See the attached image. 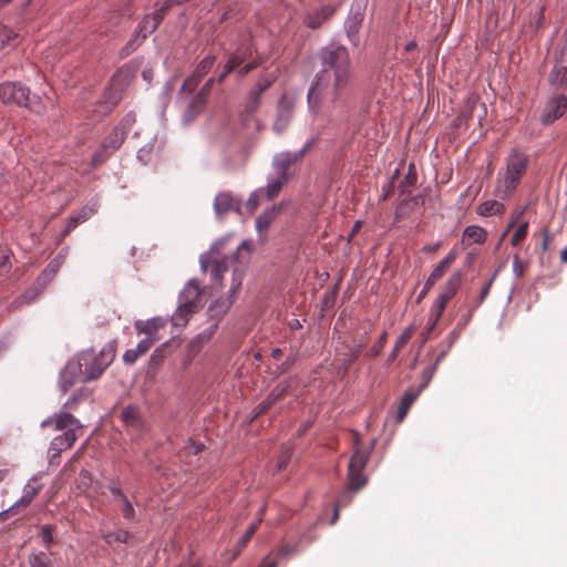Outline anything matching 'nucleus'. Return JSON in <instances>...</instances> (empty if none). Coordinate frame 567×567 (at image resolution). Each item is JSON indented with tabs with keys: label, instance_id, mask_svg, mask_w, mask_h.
Listing matches in <instances>:
<instances>
[{
	"label": "nucleus",
	"instance_id": "obj_36",
	"mask_svg": "<svg viewBox=\"0 0 567 567\" xmlns=\"http://www.w3.org/2000/svg\"><path fill=\"white\" fill-rule=\"evenodd\" d=\"M444 274L445 272L435 267L427 277L424 287L419 295V299L424 298L427 295V292L432 289V287L444 276Z\"/></svg>",
	"mask_w": 567,
	"mask_h": 567
},
{
	"label": "nucleus",
	"instance_id": "obj_61",
	"mask_svg": "<svg viewBox=\"0 0 567 567\" xmlns=\"http://www.w3.org/2000/svg\"><path fill=\"white\" fill-rule=\"evenodd\" d=\"M275 551H270L259 564L258 567H277L278 560L274 558Z\"/></svg>",
	"mask_w": 567,
	"mask_h": 567
},
{
	"label": "nucleus",
	"instance_id": "obj_14",
	"mask_svg": "<svg viewBox=\"0 0 567 567\" xmlns=\"http://www.w3.org/2000/svg\"><path fill=\"white\" fill-rule=\"evenodd\" d=\"M338 3L323 4L319 9L310 10L305 17V24L310 29H318L327 22L336 12Z\"/></svg>",
	"mask_w": 567,
	"mask_h": 567
},
{
	"label": "nucleus",
	"instance_id": "obj_41",
	"mask_svg": "<svg viewBox=\"0 0 567 567\" xmlns=\"http://www.w3.org/2000/svg\"><path fill=\"white\" fill-rule=\"evenodd\" d=\"M166 348L167 343H164L154 350L150 359V364L152 368L156 369L163 363L166 357Z\"/></svg>",
	"mask_w": 567,
	"mask_h": 567
},
{
	"label": "nucleus",
	"instance_id": "obj_21",
	"mask_svg": "<svg viewBox=\"0 0 567 567\" xmlns=\"http://www.w3.org/2000/svg\"><path fill=\"white\" fill-rule=\"evenodd\" d=\"M282 205H274L271 208L265 210L256 219V229L259 234L268 230L272 221L280 215Z\"/></svg>",
	"mask_w": 567,
	"mask_h": 567
},
{
	"label": "nucleus",
	"instance_id": "obj_64",
	"mask_svg": "<svg viewBox=\"0 0 567 567\" xmlns=\"http://www.w3.org/2000/svg\"><path fill=\"white\" fill-rule=\"evenodd\" d=\"M251 251V245L249 241H243L236 249V254L234 257L238 258L241 252H246V255H249Z\"/></svg>",
	"mask_w": 567,
	"mask_h": 567
},
{
	"label": "nucleus",
	"instance_id": "obj_50",
	"mask_svg": "<svg viewBox=\"0 0 567 567\" xmlns=\"http://www.w3.org/2000/svg\"><path fill=\"white\" fill-rule=\"evenodd\" d=\"M265 513V507H261L259 509V519L257 523L252 524L246 532V534L244 535L243 539H241V545L243 546H246L249 540L251 539V537L254 536V534L256 533L257 528H258V525L260 524V522L262 520V515Z\"/></svg>",
	"mask_w": 567,
	"mask_h": 567
},
{
	"label": "nucleus",
	"instance_id": "obj_12",
	"mask_svg": "<svg viewBox=\"0 0 567 567\" xmlns=\"http://www.w3.org/2000/svg\"><path fill=\"white\" fill-rule=\"evenodd\" d=\"M567 110V96L558 94L551 97L547 103L542 114V123L545 125L554 123L560 118Z\"/></svg>",
	"mask_w": 567,
	"mask_h": 567
},
{
	"label": "nucleus",
	"instance_id": "obj_10",
	"mask_svg": "<svg viewBox=\"0 0 567 567\" xmlns=\"http://www.w3.org/2000/svg\"><path fill=\"white\" fill-rule=\"evenodd\" d=\"M241 282L243 270L236 267L233 272V280L229 290L230 296L227 299H218L208 307V315L214 320L213 323L218 324V321L227 313L235 300V293L241 287Z\"/></svg>",
	"mask_w": 567,
	"mask_h": 567
},
{
	"label": "nucleus",
	"instance_id": "obj_32",
	"mask_svg": "<svg viewBox=\"0 0 567 567\" xmlns=\"http://www.w3.org/2000/svg\"><path fill=\"white\" fill-rule=\"evenodd\" d=\"M477 212L481 216L501 215L505 212V206L497 200H486L478 206Z\"/></svg>",
	"mask_w": 567,
	"mask_h": 567
},
{
	"label": "nucleus",
	"instance_id": "obj_45",
	"mask_svg": "<svg viewBox=\"0 0 567 567\" xmlns=\"http://www.w3.org/2000/svg\"><path fill=\"white\" fill-rule=\"evenodd\" d=\"M299 551V545L298 544H282L280 548L275 551L276 557H282V558H289Z\"/></svg>",
	"mask_w": 567,
	"mask_h": 567
},
{
	"label": "nucleus",
	"instance_id": "obj_6",
	"mask_svg": "<svg viewBox=\"0 0 567 567\" xmlns=\"http://www.w3.org/2000/svg\"><path fill=\"white\" fill-rule=\"evenodd\" d=\"M203 307L202 291L196 280H190L179 295V305L172 316L175 327H185L189 317Z\"/></svg>",
	"mask_w": 567,
	"mask_h": 567
},
{
	"label": "nucleus",
	"instance_id": "obj_54",
	"mask_svg": "<svg viewBox=\"0 0 567 567\" xmlns=\"http://www.w3.org/2000/svg\"><path fill=\"white\" fill-rule=\"evenodd\" d=\"M456 258V252L454 250L450 251L444 259H442L439 265L436 266L439 269H441L443 272H446V270L451 267V265L454 262Z\"/></svg>",
	"mask_w": 567,
	"mask_h": 567
},
{
	"label": "nucleus",
	"instance_id": "obj_5",
	"mask_svg": "<svg viewBox=\"0 0 567 567\" xmlns=\"http://www.w3.org/2000/svg\"><path fill=\"white\" fill-rule=\"evenodd\" d=\"M0 101L6 105H17L41 114L45 107L37 95L31 96L30 89L21 82L6 81L0 83Z\"/></svg>",
	"mask_w": 567,
	"mask_h": 567
},
{
	"label": "nucleus",
	"instance_id": "obj_15",
	"mask_svg": "<svg viewBox=\"0 0 567 567\" xmlns=\"http://www.w3.org/2000/svg\"><path fill=\"white\" fill-rule=\"evenodd\" d=\"M132 122H134V120L126 117L124 118L121 126L114 127L112 130V132L105 137L104 142L102 143L101 148H103V152L113 153L122 145L126 137V131Z\"/></svg>",
	"mask_w": 567,
	"mask_h": 567
},
{
	"label": "nucleus",
	"instance_id": "obj_49",
	"mask_svg": "<svg viewBox=\"0 0 567 567\" xmlns=\"http://www.w3.org/2000/svg\"><path fill=\"white\" fill-rule=\"evenodd\" d=\"M386 337V332H383L378 339V341L373 344V347L367 352V355L372 359L378 357L385 346Z\"/></svg>",
	"mask_w": 567,
	"mask_h": 567
},
{
	"label": "nucleus",
	"instance_id": "obj_48",
	"mask_svg": "<svg viewBox=\"0 0 567 567\" xmlns=\"http://www.w3.org/2000/svg\"><path fill=\"white\" fill-rule=\"evenodd\" d=\"M205 449V445L199 442H189L187 445L183 447L181 451V456H190V455H197L199 452H202Z\"/></svg>",
	"mask_w": 567,
	"mask_h": 567
},
{
	"label": "nucleus",
	"instance_id": "obj_24",
	"mask_svg": "<svg viewBox=\"0 0 567 567\" xmlns=\"http://www.w3.org/2000/svg\"><path fill=\"white\" fill-rule=\"evenodd\" d=\"M165 321L161 318H153L147 321H137L135 323V329L138 334L144 333L147 338H156L155 333L164 328Z\"/></svg>",
	"mask_w": 567,
	"mask_h": 567
},
{
	"label": "nucleus",
	"instance_id": "obj_51",
	"mask_svg": "<svg viewBox=\"0 0 567 567\" xmlns=\"http://www.w3.org/2000/svg\"><path fill=\"white\" fill-rule=\"evenodd\" d=\"M14 37L16 33L10 28L0 23V50Z\"/></svg>",
	"mask_w": 567,
	"mask_h": 567
},
{
	"label": "nucleus",
	"instance_id": "obj_40",
	"mask_svg": "<svg viewBox=\"0 0 567 567\" xmlns=\"http://www.w3.org/2000/svg\"><path fill=\"white\" fill-rule=\"evenodd\" d=\"M215 56L214 55H207L205 56L196 66L195 71L193 72L195 75H197L199 79H202L207 72L213 68L215 63Z\"/></svg>",
	"mask_w": 567,
	"mask_h": 567
},
{
	"label": "nucleus",
	"instance_id": "obj_19",
	"mask_svg": "<svg viewBox=\"0 0 567 567\" xmlns=\"http://www.w3.org/2000/svg\"><path fill=\"white\" fill-rule=\"evenodd\" d=\"M288 389H289V384L288 383H279V384H277L271 390V392L268 394V396L256 406V409H255L256 414L255 415L258 416L260 414L266 413L278 400L284 398V395L286 394Z\"/></svg>",
	"mask_w": 567,
	"mask_h": 567
},
{
	"label": "nucleus",
	"instance_id": "obj_28",
	"mask_svg": "<svg viewBox=\"0 0 567 567\" xmlns=\"http://www.w3.org/2000/svg\"><path fill=\"white\" fill-rule=\"evenodd\" d=\"M486 230L480 226H468L463 233V243L466 245L483 244L486 240Z\"/></svg>",
	"mask_w": 567,
	"mask_h": 567
},
{
	"label": "nucleus",
	"instance_id": "obj_63",
	"mask_svg": "<svg viewBox=\"0 0 567 567\" xmlns=\"http://www.w3.org/2000/svg\"><path fill=\"white\" fill-rule=\"evenodd\" d=\"M110 154H111V153H109V152H103V148H102V150H101V152L96 153V154L92 157V164H93V166H99V165H101Z\"/></svg>",
	"mask_w": 567,
	"mask_h": 567
},
{
	"label": "nucleus",
	"instance_id": "obj_4",
	"mask_svg": "<svg viewBox=\"0 0 567 567\" xmlns=\"http://www.w3.org/2000/svg\"><path fill=\"white\" fill-rule=\"evenodd\" d=\"M54 423L55 430L64 431V433L55 436L50 443L48 453L51 464L60 457L62 451L71 449L78 437L82 435L80 421L68 412H60Z\"/></svg>",
	"mask_w": 567,
	"mask_h": 567
},
{
	"label": "nucleus",
	"instance_id": "obj_13",
	"mask_svg": "<svg viewBox=\"0 0 567 567\" xmlns=\"http://www.w3.org/2000/svg\"><path fill=\"white\" fill-rule=\"evenodd\" d=\"M121 419L126 430L134 436L141 435L145 430V422L141 410L135 405H128L121 412Z\"/></svg>",
	"mask_w": 567,
	"mask_h": 567
},
{
	"label": "nucleus",
	"instance_id": "obj_62",
	"mask_svg": "<svg viewBox=\"0 0 567 567\" xmlns=\"http://www.w3.org/2000/svg\"><path fill=\"white\" fill-rule=\"evenodd\" d=\"M81 218L79 216H73L69 219L68 225L63 231L64 235L70 234L79 224H81Z\"/></svg>",
	"mask_w": 567,
	"mask_h": 567
},
{
	"label": "nucleus",
	"instance_id": "obj_52",
	"mask_svg": "<svg viewBox=\"0 0 567 567\" xmlns=\"http://www.w3.org/2000/svg\"><path fill=\"white\" fill-rule=\"evenodd\" d=\"M40 535H41L43 544L45 545L47 548H49L50 545L53 543V526L43 525L41 527Z\"/></svg>",
	"mask_w": 567,
	"mask_h": 567
},
{
	"label": "nucleus",
	"instance_id": "obj_53",
	"mask_svg": "<svg viewBox=\"0 0 567 567\" xmlns=\"http://www.w3.org/2000/svg\"><path fill=\"white\" fill-rule=\"evenodd\" d=\"M259 104H260V99L256 97L249 93L248 97H247L246 105H245V112L248 114L255 113L257 111V109L259 107Z\"/></svg>",
	"mask_w": 567,
	"mask_h": 567
},
{
	"label": "nucleus",
	"instance_id": "obj_38",
	"mask_svg": "<svg viewBox=\"0 0 567 567\" xmlns=\"http://www.w3.org/2000/svg\"><path fill=\"white\" fill-rule=\"evenodd\" d=\"M264 61H265V59L261 55L257 54L254 59H251V61H247L244 64H241L239 68H237L238 69V76L239 78L246 76L252 70H255L260 64H262Z\"/></svg>",
	"mask_w": 567,
	"mask_h": 567
},
{
	"label": "nucleus",
	"instance_id": "obj_46",
	"mask_svg": "<svg viewBox=\"0 0 567 567\" xmlns=\"http://www.w3.org/2000/svg\"><path fill=\"white\" fill-rule=\"evenodd\" d=\"M528 231V223H522L513 234V237L511 239V244L513 246H518L527 236Z\"/></svg>",
	"mask_w": 567,
	"mask_h": 567
},
{
	"label": "nucleus",
	"instance_id": "obj_17",
	"mask_svg": "<svg viewBox=\"0 0 567 567\" xmlns=\"http://www.w3.org/2000/svg\"><path fill=\"white\" fill-rule=\"evenodd\" d=\"M42 488L43 484L37 476L30 478L23 488L22 496L12 505V509L20 512L21 508L29 506Z\"/></svg>",
	"mask_w": 567,
	"mask_h": 567
},
{
	"label": "nucleus",
	"instance_id": "obj_18",
	"mask_svg": "<svg viewBox=\"0 0 567 567\" xmlns=\"http://www.w3.org/2000/svg\"><path fill=\"white\" fill-rule=\"evenodd\" d=\"M240 200L228 192L217 194L214 200V210L217 216H223L231 210H239Z\"/></svg>",
	"mask_w": 567,
	"mask_h": 567
},
{
	"label": "nucleus",
	"instance_id": "obj_9",
	"mask_svg": "<svg viewBox=\"0 0 567 567\" xmlns=\"http://www.w3.org/2000/svg\"><path fill=\"white\" fill-rule=\"evenodd\" d=\"M63 264V257L56 256L54 257L41 272V275L37 278L34 286L27 290L22 296L21 300L23 302L29 303L34 300L41 291L45 288V286L53 280L55 275L59 272L61 266Z\"/></svg>",
	"mask_w": 567,
	"mask_h": 567
},
{
	"label": "nucleus",
	"instance_id": "obj_1",
	"mask_svg": "<svg viewBox=\"0 0 567 567\" xmlns=\"http://www.w3.org/2000/svg\"><path fill=\"white\" fill-rule=\"evenodd\" d=\"M322 70L316 75L308 92L311 112L319 111L323 99L332 104L344 102L351 87L352 69L348 49L342 45H329L321 50Z\"/></svg>",
	"mask_w": 567,
	"mask_h": 567
},
{
	"label": "nucleus",
	"instance_id": "obj_47",
	"mask_svg": "<svg viewBox=\"0 0 567 567\" xmlns=\"http://www.w3.org/2000/svg\"><path fill=\"white\" fill-rule=\"evenodd\" d=\"M361 22H362L361 13H355L351 18L348 19L347 32H348V37L350 39L358 32V29H359V25L361 24Z\"/></svg>",
	"mask_w": 567,
	"mask_h": 567
},
{
	"label": "nucleus",
	"instance_id": "obj_29",
	"mask_svg": "<svg viewBox=\"0 0 567 567\" xmlns=\"http://www.w3.org/2000/svg\"><path fill=\"white\" fill-rule=\"evenodd\" d=\"M277 74L275 72L271 73H262L256 84L250 90V94L256 97H261L262 93L270 87V85L275 82Z\"/></svg>",
	"mask_w": 567,
	"mask_h": 567
},
{
	"label": "nucleus",
	"instance_id": "obj_8",
	"mask_svg": "<svg viewBox=\"0 0 567 567\" xmlns=\"http://www.w3.org/2000/svg\"><path fill=\"white\" fill-rule=\"evenodd\" d=\"M227 239L216 241L212 249L200 257V266L204 271H209L212 280L216 285L221 284L224 272L228 271L229 261L233 260L223 255Z\"/></svg>",
	"mask_w": 567,
	"mask_h": 567
},
{
	"label": "nucleus",
	"instance_id": "obj_37",
	"mask_svg": "<svg viewBox=\"0 0 567 567\" xmlns=\"http://www.w3.org/2000/svg\"><path fill=\"white\" fill-rule=\"evenodd\" d=\"M29 564L30 567H52V560L44 551L30 555Z\"/></svg>",
	"mask_w": 567,
	"mask_h": 567
},
{
	"label": "nucleus",
	"instance_id": "obj_55",
	"mask_svg": "<svg viewBox=\"0 0 567 567\" xmlns=\"http://www.w3.org/2000/svg\"><path fill=\"white\" fill-rule=\"evenodd\" d=\"M260 198H265L264 194H259V189L252 193L247 200V208L250 213H254L259 205Z\"/></svg>",
	"mask_w": 567,
	"mask_h": 567
},
{
	"label": "nucleus",
	"instance_id": "obj_22",
	"mask_svg": "<svg viewBox=\"0 0 567 567\" xmlns=\"http://www.w3.org/2000/svg\"><path fill=\"white\" fill-rule=\"evenodd\" d=\"M462 284V274L454 272L446 281L442 292L437 296L439 299L449 303V301L456 295Z\"/></svg>",
	"mask_w": 567,
	"mask_h": 567
},
{
	"label": "nucleus",
	"instance_id": "obj_33",
	"mask_svg": "<svg viewBox=\"0 0 567 567\" xmlns=\"http://www.w3.org/2000/svg\"><path fill=\"white\" fill-rule=\"evenodd\" d=\"M133 538V535L125 529H117L115 532H109L103 535V539L106 544L124 543L127 544Z\"/></svg>",
	"mask_w": 567,
	"mask_h": 567
},
{
	"label": "nucleus",
	"instance_id": "obj_60",
	"mask_svg": "<svg viewBox=\"0 0 567 567\" xmlns=\"http://www.w3.org/2000/svg\"><path fill=\"white\" fill-rule=\"evenodd\" d=\"M437 323H434V320H432L430 317H429V321H427V324L424 329V331L422 332V337H423V343H425L432 336L435 327H436Z\"/></svg>",
	"mask_w": 567,
	"mask_h": 567
},
{
	"label": "nucleus",
	"instance_id": "obj_59",
	"mask_svg": "<svg viewBox=\"0 0 567 567\" xmlns=\"http://www.w3.org/2000/svg\"><path fill=\"white\" fill-rule=\"evenodd\" d=\"M495 278H496V274H493L492 277L489 278V280L482 288L481 293H480V300H478L480 303L483 302L485 300V298L488 296L491 287L494 282Z\"/></svg>",
	"mask_w": 567,
	"mask_h": 567
},
{
	"label": "nucleus",
	"instance_id": "obj_34",
	"mask_svg": "<svg viewBox=\"0 0 567 567\" xmlns=\"http://www.w3.org/2000/svg\"><path fill=\"white\" fill-rule=\"evenodd\" d=\"M416 396H417V393H415V392H406L403 395V398H402V400L400 402L399 409H398V416L396 417H398L399 422L403 421V419L408 414L409 409L414 403Z\"/></svg>",
	"mask_w": 567,
	"mask_h": 567
},
{
	"label": "nucleus",
	"instance_id": "obj_57",
	"mask_svg": "<svg viewBox=\"0 0 567 567\" xmlns=\"http://www.w3.org/2000/svg\"><path fill=\"white\" fill-rule=\"evenodd\" d=\"M513 272L517 278H520L525 272V265L523 264L518 255H514Z\"/></svg>",
	"mask_w": 567,
	"mask_h": 567
},
{
	"label": "nucleus",
	"instance_id": "obj_23",
	"mask_svg": "<svg viewBox=\"0 0 567 567\" xmlns=\"http://www.w3.org/2000/svg\"><path fill=\"white\" fill-rule=\"evenodd\" d=\"M289 179L286 177L275 175L268 181V184L265 188H259V194H264L266 199L271 200L279 195L284 185H286Z\"/></svg>",
	"mask_w": 567,
	"mask_h": 567
},
{
	"label": "nucleus",
	"instance_id": "obj_7",
	"mask_svg": "<svg viewBox=\"0 0 567 567\" xmlns=\"http://www.w3.org/2000/svg\"><path fill=\"white\" fill-rule=\"evenodd\" d=\"M354 453L352 454L348 465V483L346 489L351 493L359 492L368 482V477L363 475V470L370 458L371 449L360 447V437L354 435Z\"/></svg>",
	"mask_w": 567,
	"mask_h": 567
},
{
	"label": "nucleus",
	"instance_id": "obj_11",
	"mask_svg": "<svg viewBox=\"0 0 567 567\" xmlns=\"http://www.w3.org/2000/svg\"><path fill=\"white\" fill-rule=\"evenodd\" d=\"M309 145H306L297 153L284 152L276 155L274 158L275 175L289 179L292 175V173H290L291 166L303 157Z\"/></svg>",
	"mask_w": 567,
	"mask_h": 567
},
{
	"label": "nucleus",
	"instance_id": "obj_43",
	"mask_svg": "<svg viewBox=\"0 0 567 567\" xmlns=\"http://www.w3.org/2000/svg\"><path fill=\"white\" fill-rule=\"evenodd\" d=\"M446 302L442 301L441 299L436 298L435 301L433 302L431 309H430V313H429V317L434 320V323H437L445 310V307H446Z\"/></svg>",
	"mask_w": 567,
	"mask_h": 567
},
{
	"label": "nucleus",
	"instance_id": "obj_16",
	"mask_svg": "<svg viewBox=\"0 0 567 567\" xmlns=\"http://www.w3.org/2000/svg\"><path fill=\"white\" fill-rule=\"evenodd\" d=\"M255 51H256V48L250 40L240 44L229 55L228 61H227V71H235L237 68H239L245 62L251 61V59H254L252 54Z\"/></svg>",
	"mask_w": 567,
	"mask_h": 567
},
{
	"label": "nucleus",
	"instance_id": "obj_30",
	"mask_svg": "<svg viewBox=\"0 0 567 567\" xmlns=\"http://www.w3.org/2000/svg\"><path fill=\"white\" fill-rule=\"evenodd\" d=\"M155 30H156V22H153V20H151L148 18V16H146L138 25V32H137L135 39L131 40L128 42L127 47H130L131 50H134L137 45V44H135V42L140 35L142 37V40H145L147 38V35L153 33Z\"/></svg>",
	"mask_w": 567,
	"mask_h": 567
},
{
	"label": "nucleus",
	"instance_id": "obj_56",
	"mask_svg": "<svg viewBox=\"0 0 567 567\" xmlns=\"http://www.w3.org/2000/svg\"><path fill=\"white\" fill-rule=\"evenodd\" d=\"M291 454H292V452H291V450L289 447L285 449L281 452V454H280V456L278 458V462H277L278 470H285L286 468V466L288 465V463H289V461L291 458Z\"/></svg>",
	"mask_w": 567,
	"mask_h": 567
},
{
	"label": "nucleus",
	"instance_id": "obj_26",
	"mask_svg": "<svg viewBox=\"0 0 567 567\" xmlns=\"http://www.w3.org/2000/svg\"><path fill=\"white\" fill-rule=\"evenodd\" d=\"M217 330V323H212L205 331L197 334L189 341V352L195 355L202 349V347L210 340L215 331Z\"/></svg>",
	"mask_w": 567,
	"mask_h": 567
},
{
	"label": "nucleus",
	"instance_id": "obj_44",
	"mask_svg": "<svg viewBox=\"0 0 567 567\" xmlns=\"http://www.w3.org/2000/svg\"><path fill=\"white\" fill-rule=\"evenodd\" d=\"M353 494L354 493H351L350 491L346 489L343 492V494L338 498L336 506H334L332 523H334L338 519L340 507L347 506L352 501Z\"/></svg>",
	"mask_w": 567,
	"mask_h": 567
},
{
	"label": "nucleus",
	"instance_id": "obj_3",
	"mask_svg": "<svg viewBox=\"0 0 567 567\" xmlns=\"http://www.w3.org/2000/svg\"><path fill=\"white\" fill-rule=\"evenodd\" d=\"M529 155L518 147L511 148L505 158L504 171H499L496 185V196L509 198L519 186L527 172Z\"/></svg>",
	"mask_w": 567,
	"mask_h": 567
},
{
	"label": "nucleus",
	"instance_id": "obj_42",
	"mask_svg": "<svg viewBox=\"0 0 567 567\" xmlns=\"http://www.w3.org/2000/svg\"><path fill=\"white\" fill-rule=\"evenodd\" d=\"M200 80L202 79H199L194 73L190 74L187 79H185V81H184V83L182 85L179 94L181 95L192 94L196 90V87L198 86Z\"/></svg>",
	"mask_w": 567,
	"mask_h": 567
},
{
	"label": "nucleus",
	"instance_id": "obj_2",
	"mask_svg": "<svg viewBox=\"0 0 567 567\" xmlns=\"http://www.w3.org/2000/svg\"><path fill=\"white\" fill-rule=\"evenodd\" d=\"M114 358L115 348L109 344L97 354L93 350L85 351L78 361L68 362L60 377L63 391L66 392L76 382H87L100 378Z\"/></svg>",
	"mask_w": 567,
	"mask_h": 567
},
{
	"label": "nucleus",
	"instance_id": "obj_58",
	"mask_svg": "<svg viewBox=\"0 0 567 567\" xmlns=\"http://www.w3.org/2000/svg\"><path fill=\"white\" fill-rule=\"evenodd\" d=\"M445 354H446L445 351H442L441 353H439L436 359H435V361H434V364L424 372L426 374V377H427V381L426 382H429L430 379L433 377L437 365L444 360Z\"/></svg>",
	"mask_w": 567,
	"mask_h": 567
},
{
	"label": "nucleus",
	"instance_id": "obj_25",
	"mask_svg": "<svg viewBox=\"0 0 567 567\" xmlns=\"http://www.w3.org/2000/svg\"><path fill=\"white\" fill-rule=\"evenodd\" d=\"M548 81L555 87H566L567 65L563 64L561 61H557L549 73Z\"/></svg>",
	"mask_w": 567,
	"mask_h": 567
},
{
	"label": "nucleus",
	"instance_id": "obj_20",
	"mask_svg": "<svg viewBox=\"0 0 567 567\" xmlns=\"http://www.w3.org/2000/svg\"><path fill=\"white\" fill-rule=\"evenodd\" d=\"M158 338H145L141 340L135 349H128L123 354V361L126 364H134L136 360L145 354Z\"/></svg>",
	"mask_w": 567,
	"mask_h": 567
},
{
	"label": "nucleus",
	"instance_id": "obj_27",
	"mask_svg": "<svg viewBox=\"0 0 567 567\" xmlns=\"http://www.w3.org/2000/svg\"><path fill=\"white\" fill-rule=\"evenodd\" d=\"M205 104V92L199 91L195 96H193L192 101L189 102L184 114L185 120L193 121L202 112Z\"/></svg>",
	"mask_w": 567,
	"mask_h": 567
},
{
	"label": "nucleus",
	"instance_id": "obj_31",
	"mask_svg": "<svg viewBox=\"0 0 567 567\" xmlns=\"http://www.w3.org/2000/svg\"><path fill=\"white\" fill-rule=\"evenodd\" d=\"M413 334H414L413 327H408L406 329H404V331L398 338L395 346L388 358L389 362H393L398 358L400 350L405 347V344L411 340Z\"/></svg>",
	"mask_w": 567,
	"mask_h": 567
},
{
	"label": "nucleus",
	"instance_id": "obj_39",
	"mask_svg": "<svg viewBox=\"0 0 567 567\" xmlns=\"http://www.w3.org/2000/svg\"><path fill=\"white\" fill-rule=\"evenodd\" d=\"M264 61H265V59L261 55L257 54L254 59H251V61H247L244 64H241L239 68H237L238 69V76L239 78L246 76L252 70H255L260 64H262Z\"/></svg>",
	"mask_w": 567,
	"mask_h": 567
},
{
	"label": "nucleus",
	"instance_id": "obj_35",
	"mask_svg": "<svg viewBox=\"0 0 567 567\" xmlns=\"http://www.w3.org/2000/svg\"><path fill=\"white\" fill-rule=\"evenodd\" d=\"M118 502H120V509L122 512L123 518L130 523L137 522L136 512L134 509L132 502L128 499V497L123 496V498L118 499Z\"/></svg>",
	"mask_w": 567,
	"mask_h": 567
}]
</instances>
